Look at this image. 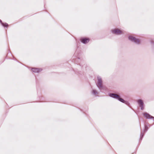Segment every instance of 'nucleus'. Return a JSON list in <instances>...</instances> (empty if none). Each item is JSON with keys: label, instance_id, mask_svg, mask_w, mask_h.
I'll return each mask as SVG.
<instances>
[{"label": "nucleus", "instance_id": "nucleus-1", "mask_svg": "<svg viewBox=\"0 0 154 154\" xmlns=\"http://www.w3.org/2000/svg\"><path fill=\"white\" fill-rule=\"evenodd\" d=\"M98 82L97 84V85L98 88L101 90L103 88L102 84V81L101 77L99 76L97 77Z\"/></svg>", "mask_w": 154, "mask_h": 154}, {"label": "nucleus", "instance_id": "nucleus-2", "mask_svg": "<svg viewBox=\"0 0 154 154\" xmlns=\"http://www.w3.org/2000/svg\"><path fill=\"white\" fill-rule=\"evenodd\" d=\"M79 54H78V52L76 51L73 57H75V58H73L72 59V62L75 63H79L81 60L80 59L79 57Z\"/></svg>", "mask_w": 154, "mask_h": 154}, {"label": "nucleus", "instance_id": "nucleus-3", "mask_svg": "<svg viewBox=\"0 0 154 154\" xmlns=\"http://www.w3.org/2000/svg\"><path fill=\"white\" fill-rule=\"evenodd\" d=\"M128 39L131 42H134L136 44L139 45L140 44V41L139 39L132 36H129Z\"/></svg>", "mask_w": 154, "mask_h": 154}, {"label": "nucleus", "instance_id": "nucleus-4", "mask_svg": "<svg viewBox=\"0 0 154 154\" xmlns=\"http://www.w3.org/2000/svg\"><path fill=\"white\" fill-rule=\"evenodd\" d=\"M111 32L117 35H119L122 34V31L118 28H116L111 30Z\"/></svg>", "mask_w": 154, "mask_h": 154}, {"label": "nucleus", "instance_id": "nucleus-5", "mask_svg": "<svg viewBox=\"0 0 154 154\" xmlns=\"http://www.w3.org/2000/svg\"><path fill=\"white\" fill-rule=\"evenodd\" d=\"M75 66L76 68H75L73 70L75 72L76 74H78V75H81L82 72L81 71H79V70L82 68L81 64L79 65L77 64L75 65Z\"/></svg>", "mask_w": 154, "mask_h": 154}, {"label": "nucleus", "instance_id": "nucleus-6", "mask_svg": "<svg viewBox=\"0 0 154 154\" xmlns=\"http://www.w3.org/2000/svg\"><path fill=\"white\" fill-rule=\"evenodd\" d=\"M137 102L141 110H143L145 107V104L143 101L141 99H138L137 100Z\"/></svg>", "mask_w": 154, "mask_h": 154}, {"label": "nucleus", "instance_id": "nucleus-7", "mask_svg": "<svg viewBox=\"0 0 154 154\" xmlns=\"http://www.w3.org/2000/svg\"><path fill=\"white\" fill-rule=\"evenodd\" d=\"M149 128L146 125L144 126V129L143 131H141L140 140H141L144 135L145 133L148 131Z\"/></svg>", "mask_w": 154, "mask_h": 154}, {"label": "nucleus", "instance_id": "nucleus-8", "mask_svg": "<svg viewBox=\"0 0 154 154\" xmlns=\"http://www.w3.org/2000/svg\"><path fill=\"white\" fill-rule=\"evenodd\" d=\"M143 114L146 119H154V117L151 116L149 113L146 112H145L143 113Z\"/></svg>", "mask_w": 154, "mask_h": 154}, {"label": "nucleus", "instance_id": "nucleus-9", "mask_svg": "<svg viewBox=\"0 0 154 154\" xmlns=\"http://www.w3.org/2000/svg\"><path fill=\"white\" fill-rule=\"evenodd\" d=\"M90 39L87 38H82L80 39L81 42L84 44H86L89 41Z\"/></svg>", "mask_w": 154, "mask_h": 154}, {"label": "nucleus", "instance_id": "nucleus-10", "mask_svg": "<svg viewBox=\"0 0 154 154\" xmlns=\"http://www.w3.org/2000/svg\"><path fill=\"white\" fill-rule=\"evenodd\" d=\"M117 100H119L120 101L122 102V103H125L127 105L129 106L130 105V103L124 100L123 99L121 98L119 96V97L118 98Z\"/></svg>", "mask_w": 154, "mask_h": 154}, {"label": "nucleus", "instance_id": "nucleus-11", "mask_svg": "<svg viewBox=\"0 0 154 154\" xmlns=\"http://www.w3.org/2000/svg\"><path fill=\"white\" fill-rule=\"evenodd\" d=\"M109 96L117 100L118 98L119 97V96L113 93H109Z\"/></svg>", "mask_w": 154, "mask_h": 154}, {"label": "nucleus", "instance_id": "nucleus-12", "mask_svg": "<svg viewBox=\"0 0 154 154\" xmlns=\"http://www.w3.org/2000/svg\"><path fill=\"white\" fill-rule=\"evenodd\" d=\"M32 71L35 73H38L40 72L42 70V69L38 68H32Z\"/></svg>", "mask_w": 154, "mask_h": 154}, {"label": "nucleus", "instance_id": "nucleus-13", "mask_svg": "<svg viewBox=\"0 0 154 154\" xmlns=\"http://www.w3.org/2000/svg\"><path fill=\"white\" fill-rule=\"evenodd\" d=\"M0 23L2 25L5 27H8V24L6 23H3L1 20L0 19Z\"/></svg>", "mask_w": 154, "mask_h": 154}, {"label": "nucleus", "instance_id": "nucleus-14", "mask_svg": "<svg viewBox=\"0 0 154 154\" xmlns=\"http://www.w3.org/2000/svg\"><path fill=\"white\" fill-rule=\"evenodd\" d=\"M92 93L94 95H96V94H98V92L97 91L94 89L92 90Z\"/></svg>", "mask_w": 154, "mask_h": 154}, {"label": "nucleus", "instance_id": "nucleus-15", "mask_svg": "<svg viewBox=\"0 0 154 154\" xmlns=\"http://www.w3.org/2000/svg\"><path fill=\"white\" fill-rule=\"evenodd\" d=\"M152 125H149V124L148 125L149 127H150L152 126Z\"/></svg>", "mask_w": 154, "mask_h": 154}, {"label": "nucleus", "instance_id": "nucleus-16", "mask_svg": "<svg viewBox=\"0 0 154 154\" xmlns=\"http://www.w3.org/2000/svg\"><path fill=\"white\" fill-rule=\"evenodd\" d=\"M13 60H16V59L14 57V58L13 59Z\"/></svg>", "mask_w": 154, "mask_h": 154}, {"label": "nucleus", "instance_id": "nucleus-17", "mask_svg": "<svg viewBox=\"0 0 154 154\" xmlns=\"http://www.w3.org/2000/svg\"><path fill=\"white\" fill-rule=\"evenodd\" d=\"M132 154H135V153H133Z\"/></svg>", "mask_w": 154, "mask_h": 154}, {"label": "nucleus", "instance_id": "nucleus-18", "mask_svg": "<svg viewBox=\"0 0 154 154\" xmlns=\"http://www.w3.org/2000/svg\"><path fill=\"white\" fill-rule=\"evenodd\" d=\"M153 124H154V123H153L152 125H153Z\"/></svg>", "mask_w": 154, "mask_h": 154}, {"label": "nucleus", "instance_id": "nucleus-19", "mask_svg": "<svg viewBox=\"0 0 154 154\" xmlns=\"http://www.w3.org/2000/svg\"><path fill=\"white\" fill-rule=\"evenodd\" d=\"M153 121H154V120H153Z\"/></svg>", "mask_w": 154, "mask_h": 154}]
</instances>
